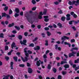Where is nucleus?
<instances>
[{
    "mask_svg": "<svg viewBox=\"0 0 79 79\" xmlns=\"http://www.w3.org/2000/svg\"><path fill=\"white\" fill-rule=\"evenodd\" d=\"M79 0H77V1H73L72 2L69 1V4L70 5H75L76 6H77L78 5H79Z\"/></svg>",
    "mask_w": 79,
    "mask_h": 79,
    "instance_id": "f257e3e1",
    "label": "nucleus"
},
{
    "mask_svg": "<svg viewBox=\"0 0 79 79\" xmlns=\"http://www.w3.org/2000/svg\"><path fill=\"white\" fill-rule=\"evenodd\" d=\"M44 18L45 19H44V21L45 22H48L49 21V19L48 18V16H44Z\"/></svg>",
    "mask_w": 79,
    "mask_h": 79,
    "instance_id": "f03ea898",
    "label": "nucleus"
},
{
    "mask_svg": "<svg viewBox=\"0 0 79 79\" xmlns=\"http://www.w3.org/2000/svg\"><path fill=\"white\" fill-rule=\"evenodd\" d=\"M27 48H26L24 49V52L25 53V55L27 57H28L29 56V54L27 53Z\"/></svg>",
    "mask_w": 79,
    "mask_h": 79,
    "instance_id": "7ed1b4c3",
    "label": "nucleus"
},
{
    "mask_svg": "<svg viewBox=\"0 0 79 79\" xmlns=\"http://www.w3.org/2000/svg\"><path fill=\"white\" fill-rule=\"evenodd\" d=\"M43 13H42V12L41 11L40 12L39 15L38 16V18L39 19H42V16L43 15Z\"/></svg>",
    "mask_w": 79,
    "mask_h": 79,
    "instance_id": "20e7f679",
    "label": "nucleus"
},
{
    "mask_svg": "<svg viewBox=\"0 0 79 79\" xmlns=\"http://www.w3.org/2000/svg\"><path fill=\"white\" fill-rule=\"evenodd\" d=\"M69 39V37L66 36H64L62 37L61 38L62 40H65L66 39H67V40H68Z\"/></svg>",
    "mask_w": 79,
    "mask_h": 79,
    "instance_id": "39448f33",
    "label": "nucleus"
},
{
    "mask_svg": "<svg viewBox=\"0 0 79 79\" xmlns=\"http://www.w3.org/2000/svg\"><path fill=\"white\" fill-rule=\"evenodd\" d=\"M27 42L26 40H23V42L22 41H20V43L22 45L23 44L26 45V43Z\"/></svg>",
    "mask_w": 79,
    "mask_h": 79,
    "instance_id": "423d86ee",
    "label": "nucleus"
},
{
    "mask_svg": "<svg viewBox=\"0 0 79 79\" xmlns=\"http://www.w3.org/2000/svg\"><path fill=\"white\" fill-rule=\"evenodd\" d=\"M76 52H73L72 53H70L69 54V57H71L72 56H74V54H76Z\"/></svg>",
    "mask_w": 79,
    "mask_h": 79,
    "instance_id": "0eeeda50",
    "label": "nucleus"
},
{
    "mask_svg": "<svg viewBox=\"0 0 79 79\" xmlns=\"http://www.w3.org/2000/svg\"><path fill=\"white\" fill-rule=\"evenodd\" d=\"M21 58L22 59L23 62H25V61H27L28 60V59H27V57H25V59H23V57L22 56L21 57Z\"/></svg>",
    "mask_w": 79,
    "mask_h": 79,
    "instance_id": "6e6552de",
    "label": "nucleus"
},
{
    "mask_svg": "<svg viewBox=\"0 0 79 79\" xmlns=\"http://www.w3.org/2000/svg\"><path fill=\"white\" fill-rule=\"evenodd\" d=\"M71 15H72L73 16L74 18H77V15H76V14L74 13V12H72L71 13Z\"/></svg>",
    "mask_w": 79,
    "mask_h": 79,
    "instance_id": "1a4fd4ad",
    "label": "nucleus"
},
{
    "mask_svg": "<svg viewBox=\"0 0 79 79\" xmlns=\"http://www.w3.org/2000/svg\"><path fill=\"white\" fill-rule=\"evenodd\" d=\"M66 16L67 17V21H69L70 20V16H71V15L70 14H67L66 15Z\"/></svg>",
    "mask_w": 79,
    "mask_h": 79,
    "instance_id": "9d476101",
    "label": "nucleus"
},
{
    "mask_svg": "<svg viewBox=\"0 0 79 79\" xmlns=\"http://www.w3.org/2000/svg\"><path fill=\"white\" fill-rule=\"evenodd\" d=\"M32 72V69L30 68H28V73H31Z\"/></svg>",
    "mask_w": 79,
    "mask_h": 79,
    "instance_id": "9b49d317",
    "label": "nucleus"
},
{
    "mask_svg": "<svg viewBox=\"0 0 79 79\" xmlns=\"http://www.w3.org/2000/svg\"><path fill=\"white\" fill-rule=\"evenodd\" d=\"M15 11L17 13H19V10L18 8H15Z\"/></svg>",
    "mask_w": 79,
    "mask_h": 79,
    "instance_id": "f8f14e48",
    "label": "nucleus"
},
{
    "mask_svg": "<svg viewBox=\"0 0 79 79\" xmlns=\"http://www.w3.org/2000/svg\"><path fill=\"white\" fill-rule=\"evenodd\" d=\"M13 62H11L10 63V68L11 69H13Z\"/></svg>",
    "mask_w": 79,
    "mask_h": 79,
    "instance_id": "ddd939ff",
    "label": "nucleus"
},
{
    "mask_svg": "<svg viewBox=\"0 0 79 79\" xmlns=\"http://www.w3.org/2000/svg\"><path fill=\"white\" fill-rule=\"evenodd\" d=\"M57 25L58 26H59V28H60V29H61V28L63 27L62 26V25L60 23H58Z\"/></svg>",
    "mask_w": 79,
    "mask_h": 79,
    "instance_id": "4468645a",
    "label": "nucleus"
},
{
    "mask_svg": "<svg viewBox=\"0 0 79 79\" xmlns=\"http://www.w3.org/2000/svg\"><path fill=\"white\" fill-rule=\"evenodd\" d=\"M15 43L14 42H13L11 45V47L12 48H13V47H15Z\"/></svg>",
    "mask_w": 79,
    "mask_h": 79,
    "instance_id": "2eb2a0df",
    "label": "nucleus"
},
{
    "mask_svg": "<svg viewBox=\"0 0 79 79\" xmlns=\"http://www.w3.org/2000/svg\"><path fill=\"white\" fill-rule=\"evenodd\" d=\"M34 50H39L40 49V47L39 46H36V47H35L34 48Z\"/></svg>",
    "mask_w": 79,
    "mask_h": 79,
    "instance_id": "dca6fc26",
    "label": "nucleus"
},
{
    "mask_svg": "<svg viewBox=\"0 0 79 79\" xmlns=\"http://www.w3.org/2000/svg\"><path fill=\"white\" fill-rule=\"evenodd\" d=\"M6 14L5 13H2V17H6Z\"/></svg>",
    "mask_w": 79,
    "mask_h": 79,
    "instance_id": "f3484780",
    "label": "nucleus"
},
{
    "mask_svg": "<svg viewBox=\"0 0 79 79\" xmlns=\"http://www.w3.org/2000/svg\"><path fill=\"white\" fill-rule=\"evenodd\" d=\"M47 10V9H44L43 12V15H46Z\"/></svg>",
    "mask_w": 79,
    "mask_h": 79,
    "instance_id": "a211bd4d",
    "label": "nucleus"
},
{
    "mask_svg": "<svg viewBox=\"0 0 79 79\" xmlns=\"http://www.w3.org/2000/svg\"><path fill=\"white\" fill-rule=\"evenodd\" d=\"M37 66H39L40 64V63L39 62V61H37L36 63Z\"/></svg>",
    "mask_w": 79,
    "mask_h": 79,
    "instance_id": "6ab92c4d",
    "label": "nucleus"
},
{
    "mask_svg": "<svg viewBox=\"0 0 79 79\" xmlns=\"http://www.w3.org/2000/svg\"><path fill=\"white\" fill-rule=\"evenodd\" d=\"M79 63V58H78L77 60H75V63Z\"/></svg>",
    "mask_w": 79,
    "mask_h": 79,
    "instance_id": "aec40b11",
    "label": "nucleus"
},
{
    "mask_svg": "<svg viewBox=\"0 0 79 79\" xmlns=\"http://www.w3.org/2000/svg\"><path fill=\"white\" fill-rule=\"evenodd\" d=\"M28 21L31 24H32L34 23V21L32 20L31 19H28Z\"/></svg>",
    "mask_w": 79,
    "mask_h": 79,
    "instance_id": "412c9836",
    "label": "nucleus"
},
{
    "mask_svg": "<svg viewBox=\"0 0 79 79\" xmlns=\"http://www.w3.org/2000/svg\"><path fill=\"white\" fill-rule=\"evenodd\" d=\"M64 67L65 68H68L69 67V65L65 64L64 66Z\"/></svg>",
    "mask_w": 79,
    "mask_h": 79,
    "instance_id": "4be33fe9",
    "label": "nucleus"
},
{
    "mask_svg": "<svg viewBox=\"0 0 79 79\" xmlns=\"http://www.w3.org/2000/svg\"><path fill=\"white\" fill-rule=\"evenodd\" d=\"M13 26H14V23H12L11 24H10L9 25L8 27H10Z\"/></svg>",
    "mask_w": 79,
    "mask_h": 79,
    "instance_id": "5701e85b",
    "label": "nucleus"
},
{
    "mask_svg": "<svg viewBox=\"0 0 79 79\" xmlns=\"http://www.w3.org/2000/svg\"><path fill=\"white\" fill-rule=\"evenodd\" d=\"M3 36H4V35H3V34L1 33L0 34V37L2 38H3L4 37Z\"/></svg>",
    "mask_w": 79,
    "mask_h": 79,
    "instance_id": "b1692460",
    "label": "nucleus"
},
{
    "mask_svg": "<svg viewBox=\"0 0 79 79\" xmlns=\"http://www.w3.org/2000/svg\"><path fill=\"white\" fill-rule=\"evenodd\" d=\"M65 63H67V62H66V61H61L60 63V64H64Z\"/></svg>",
    "mask_w": 79,
    "mask_h": 79,
    "instance_id": "393cba45",
    "label": "nucleus"
},
{
    "mask_svg": "<svg viewBox=\"0 0 79 79\" xmlns=\"http://www.w3.org/2000/svg\"><path fill=\"white\" fill-rule=\"evenodd\" d=\"M14 59L15 61H18V57L17 56L14 57Z\"/></svg>",
    "mask_w": 79,
    "mask_h": 79,
    "instance_id": "a878e982",
    "label": "nucleus"
},
{
    "mask_svg": "<svg viewBox=\"0 0 79 79\" xmlns=\"http://www.w3.org/2000/svg\"><path fill=\"white\" fill-rule=\"evenodd\" d=\"M15 28L16 29H17V30H19V29H20V28H19V27H17L16 26H15Z\"/></svg>",
    "mask_w": 79,
    "mask_h": 79,
    "instance_id": "bb28decb",
    "label": "nucleus"
},
{
    "mask_svg": "<svg viewBox=\"0 0 79 79\" xmlns=\"http://www.w3.org/2000/svg\"><path fill=\"white\" fill-rule=\"evenodd\" d=\"M70 42L71 43H73L75 42V40L74 39H72L70 40Z\"/></svg>",
    "mask_w": 79,
    "mask_h": 79,
    "instance_id": "cd10ccee",
    "label": "nucleus"
},
{
    "mask_svg": "<svg viewBox=\"0 0 79 79\" xmlns=\"http://www.w3.org/2000/svg\"><path fill=\"white\" fill-rule=\"evenodd\" d=\"M47 33L48 36H50L51 35V33L48 31H47Z\"/></svg>",
    "mask_w": 79,
    "mask_h": 79,
    "instance_id": "c85d7f7f",
    "label": "nucleus"
},
{
    "mask_svg": "<svg viewBox=\"0 0 79 79\" xmlns=\"http://www.w3.org/2000/svg\"><path fill=\"white\" fill-rule=\"evenodd\" d=\"M10 75H8L7 76L5 77V79H8V78L9 77H10Z\"/></svg>",
    "mask_w": 79,
    "mask_h": 79,
    "instance_id": "c756f323",
    "label": "nucleus"
},
{
    "mask_svg": "<svg viewBox=\"0 0 79 79\" xmlns=\"http://www.w3.org/2000/svg\"><path fill=\"white\" fill-rule=\"evenodd\" d=\"M19 66L20 67H22V68H23L24 67V64H21L19 65Z\"/></svg>",
    "mask_w": 79,
    "mask_h": 79,
    "instance_id": "7c9ffc66",
    "label": "nucleus"
},
{
    "mask_svg": "<svg viewBox=\"0 0 79 79\" xmlns=\"http://www.w3.org/2000/svg\"><path fill=\"white\" fill-rule=\"evenodd\" d=\"M32 3H33V4L34 5V4H35L36 2H35V1L34 0H33L32 1Z\"/></svg>",
    "mask_w": 79,
    "mask_h": 79,
    "instance_id": "2f4dec72",
    "label": "nucleus"
},
{
    "mask_svg": "<svg viewBox=\"0 0 79 79\" xmlns=\"http://www.w3.org/2000/svg\"><path fill=\"white\" fill-rule=\"evenodd\" d=\"M12 13L13 11H12V10H9V14L11 15V14H12Z\"/></svg>",
    "mask_w": 79,
    "mask_h": 79,
    "instance_id": "473e14b6",
    "label": "nucleus"
},
{
    "mask_svg": "<svg viewBox=\"0 0 79 79\" xmlns=\"http://www.w3.org/2000/svg\"><path fill=\"white\" fill-rule=\"evenodd\" d=\"M61 19L62 21H64V20H65V17H62Z\"/></svg>",
    "mask_w": 79,
    "mask_h": 79,
    "instance_id": "72a5a7b5",
    "label": "nucleus"
},
{
    "mask_svg": "<svg viewBox=\"0 0 79 79\" xmlns=\"http://www.w3.org/2000/svg\"><path fill=\"white\" fill-rule=\"evenodd\" d=\"M29 46L30 47H33L34 46V44H33L32 43L29 45Z\"/></svg>",
    "mask_w": 79,
    "mask_h": 79,
    "instance_id": "f704fd0d",
    "label": "nucleus"
},
{
    "mask_svg": "<svg viewBox=\"0 0 79 79\" xmlns=\"http://www.w3.org/2000/svg\"><path fill=\"white\" fill-rule=\"evenodd\" d=\"M54 3L55 5H58L60 3L58 2H54Z\"/></svg>",
    "mask_w": 79,
    "mask_h": 79,
    "instance_id": "c9c22d12",
    "label": "nucleus"
},
{
    "mask_svg": "<svg viewBox=\"0 0 79 79\" xmlns=\"http://www.w3.org/2000/svg\"><path fill=\"white\" fill-rule=\"evenodd\" d=\"M13 52V50H11V51L8 53V55H11V52Z\"/></svg>",
    "mask_w": 79,
    "mask_h": 79,
    "instance_id": "e433bc0d",
    "label": "nucleus"
},
{
    "mask_svg": "<svg viewBox=\"0 0 79 79\" xmlns=\"http://www.w3.org/2000/svg\"><path fill=\"white\" fill-rule=\"evenodd\" d=\"M19 15L18 14L15 13V17H17L19 16Z\"/></svg>",
    "mask_w": 79,
    "mask_h": 79,
    "instance_id": "4c0bfd02",
    "label": "nucleus"
},
{
    "mask_svg": "<svg viewBox=\"0 0 79 79\" xmlns=\"http://www.w3.org/2000/svg\"><path fill=\"white\" fill-rule=\"evenodd\" d=\"M8 7H5L4 8V10L5 11H7V10H8Z\"/></svg>",
    "mask_w": 79,
    "mask_h": 79,
    "instance_id": "58836bf2",
    "label": "nucleus"
},
{
    "mask_svg": "<svg viewBox=\"0 0 79 79\" xmlns=\"http://www.w3.org/2000/svg\"><path fill=\"white\" fill-rule=\"evenodd\" d=\"M50 68H51V66H50V65L48 64V69H50Z\"/></svg>",
    "mask_w": 79,
    "mask_h": 79,
    "instance_id": "ea45409f",
    "label": "nucleus"
},
{
    "mask_svg": "<svg viewBox=\"0 0 79 79\" xmlns=\"http://www.w3.org/2000/svg\"><path fill=\"white\" fill-rule=\"evenodd\" d=\"M44 29L46 31H48V30H49V28L48 27H46L44 28Z\"/></svg>",
    "mask_w": 79,
    "mask_h": 79,
    "instance_id": "a19ab883",
    "label": "nucleus"
},
{
    "mask_svg": "<svg viewBox=\"0 0 79 79\" xmlns=\"http://www.w3.org/2000/svg\"><path fill=\"white\" fill-rule=\"evenodd\" d=\"M53 71L54 72V73H56V69L54 68H53Z\"/></svg>",
    "mask_w": 79,
    "mask_h": 79,
    "instance_id": "79ce46f5",
    "label": "nucleus"
},
{
    "mask_svg": "<svg viewBox=\"0 0 79 79\" xmlns=\"http://www.w3.org/2000/svg\"><path fill=\"white\" fill-rule=\"evenodd\" d=\"M5 50H8V46H6L5 47Z\"/></svg>",
    "mask_w": 79,
    "mask_h": 79,
    "instance_id": "37998d69",
    "label": "nucleus"
},
{
    "mask_svg": "<svg viewBox=\"0 0 79 79\" xmlns=\"http://www.w3.org/2000/svg\"><path fill=\"white\" fill-rule=\"evenodd\" d=\"M22 36L21 35H19V39H20V40H21V39H22Z\"/></svg>",
    "mask_w": 79,
    "mask_h": 79,
    "instance_id": "c03bdc74",
    "label": "nucleus"
},
{
    "mask_svg": "<svg viewBox=\"0 0 79 79\" xmlns=\"http://www.w3.org/2000/svg\"><path fill=\"white\" fill-rule=\"evenodd\" d=\"M36 8L37 7H33L32 8V10H36Z\"/></svg>",
    "mask_w": 79,
    "mask_h": 79,
    "instance_id": "a18cd8bd",
    "label": "nucleus"
},
{
    "mask_svg": "<svg viewBox=\"0 0 79 79\" xmlns=\"http://www.w3.org/2000/svg\"><path fill=\"white\" fill-rule=\"evenodd\" d=\"M53 27H54V28H56L57 27V26H56V25L55 24H53Z\"/></svg>",
    "mask_w": 79,
    "mask_h": 79,
    "instance_id": "49530a36",
    "label": "nucleus"
},
{
    "mask_svg": "<svg viewBox=\"0 0 79 79\" xmlns=\"http://www.w3.org/2000/svg\"><path fill=\"white\" fill-rule=\"evenodd\" d=\"M27 34H28V33H27V32H26L24 33V35H25V36H27Z\"/></svg>",
    "mask_w": 79,
    "mask_h": 79,
    "instance_id": "de8ad7c7",
    "label": "nucleus"
},
{
    "mask_svg": "<svg viewBox=\"0 0 79 79\" xmlns=\"http://www.w3.org/2000/svg\"><path fill=\"white\" fill-rule=\"evenodd\" d=\"M45 45H46V46H47L48 45V41L46 40V43L45 44Z\"/></svg>",
    "mask_w": 79,
    "mask_h": 79,
    "instance_id": "09e8293b",
    "label": "nucleus"
},
{
    "mask_svg": "<svg viewBox=\"0 0 79 79\" xmlns=\"http://www.w3.org/2000/svg\"><path fill=\"white\" fill-rule=\"evenodd\" d=\"M12 33H13V34H16L17 32L16 31L14 30L12 31Z\"/></svg>",
    "mask_w": 79,
    "mask_h": 79,
    "instance_id": "8fccbe9b",
    "label": "nucleus"
},
{
    "mask_svg": "<svg viewBox=\"0 0 79 79\" xmlns=\"http://www.w3.org/2000/svg\"><path fill=\"white\" fill-rule=\"evenodd\" d=\"M58 79H61V76L59 75L58 77Z\"/></svg>",
    "mask_w": 79,
    "mask_h": 79,
    "instance_id": "3c124183",
    "label": "nucleus"
},
{
    "mask_svg": "<svg viewBox=\"0 0 79 79\" xmlns=\"http://www.w3.org/2000/svg\"><path fill=\"white\" fill-rule=\"evenodd\" d=\"M66 74V72L64 71L62 72V74L63 75H64V74Z\"/></svg>",
    "mask_w": 79,
    "mask_h": 79,
    "instance_id": "603ef678",
    "label": "nucleus"
},
{
    "mask_svg": "<svg viewBox=\"0 0 79 79\" xmlns=\"http://www.w3.org/2000/svg\"><path fill=\"white\" fill-rule=\"evenodd\" d=\"M5 58L6 60H9V57H8L5 56Z\"/></svg>",
    "mask_w": 79,
    "mask_h": 79,
    "instance_id": "864d4df0",
    "label": "nucleus"
},
{
    "mask_svg": "<svg viewBox=\"0 0 79 79\" xmlns=\"http://www.w3.org/2000/svg\"><path fill=\"white\" fill-rule=\"evenodd\" d=\"M20 15L21 16H23V12H21L20 13Z\"/></svg>",
    "mask_w": 79,
    "mask_h": 79,
    "instance_id": "5fc2aeb1",
    "label": "nucleus"
},
{
    "mask_svg": "<svg viewBox=\"0 0 79 79\" xmlns=\"http://www.w3.org/2000/svg\"><path fill=\"white\" fill-rule=\"evenodd\" d=\"M27 52L28 53H29V54H31L32 53V52H31V51H30V50L28 51Z\"/></svg>",
    "mask_w": 79,
    "mask_h": 79,
    "instance_id": "6e6d98bb",
    "label": "nucleus"
},
{
    "mask_svg": "<svg viewBox=\"0 0 79 79\" xmlns=\"http://www.w3.org/2000/svg\"><path fill=\"white\" fill-rule=\"evenodd\" d=\"M56 60H60V57H57L56 58Z\"/></svg>",
    "mask_w": 79,
    "mask_h": 79,
    "instance_id": "4d7b16f0",
    "label": "nucleus"
},
{
    "mask_svg": "<svg viewBox=\"0 0 79 79\" xmlns=\"http://www.w3.org/2000/svg\"><path fill=\"white\" fill-rule=\"evenodd\" d=\"M73 50H78V48H74L73 49Z\"/></svg>",
    "mask_w": 79,
    "mask_h": 79,
    "instance_id": "13d9d810",
    "label": "nucleus"
},
{
    "mask_svg": "<svg viewBox=\"0 0 79 79\" xmlns=\"http://www.w3.org/2000/svg\"><path fill=\"white\" fill-rule=\"evenodd\" d=\"M55 47L56 49L57 50V49H58V45H55Z\"/></svg>",
    "mask_w": 79,
    "mask_h": 79,
    "instance_id": "bf43d9fd",
    "label": "nucleus"
},
{
    "mask_svg": "<svg viewBox=\"0 0 79 79\" xmlns=\"http://www.w3.org/2000/svg\"><path fill=\"white\" fill-rule=\"evenodd\" d=\"M64 56H65L66 58H68V56H67L65 54H64Z\"/></svg>",
    "mask_w": 79,
    "mask_h": 79,
    "instance_id": "052dcab7",
    "label": "nucleus"
},
{
    "mask_svg": "<svg viewBox=\"0 0 79 79\" xmlns=\"http://www.w3.org/2000/svg\"><path fill=\"white\" fill-rule=\"evenodd\" d=\"M43 57L44 58H47V55L45 54L44 55Z\"/></svg>",
    "mask_w": 79,
    "mask_h": 79,
    "instance_id": "680f3d73",
    "label": "nucleus"
},
{
    "mask_svg": "<svg viewBox=\"0 0 79 79\" xmlns=\"http://www.w3.org/2000/svg\"><path fill=\"white\" fill-rule=\"evenodd\" d=\"M10 79H13V76L11 75L10 76Z\"/></svg>",
    "mask_w": 79,
    "mask_h": 79,
    "instance_id": "e2e57ef3",
    "label": "nucleus"
},
{
    "mask_svg": "<svg viewBox=\"0 0 79 79\" xmlns=\"http://www.w3.org/2000/svg\"><path fill=\"white\" fill-rule=\"evenodd\" d=\"M37 27L38 29H40V28L41 27V26L40 25H38L37 26Z\"/></svg>",
    "mask_w": 79,
    "mask_h": 79,
    "instance_id": "0e129e2a",
    "label": "nucleus"
},
{
    "mask_svg": "<svg viewBox=\"0 0 79 79\" xmlns=\"http://www.w3.org/2000/svg\"><path fill=\"white\" fill-rule=\"evenodd\" d=\"M68 43L67 42H64V44H65V45H68Z\"/></svg>",
    "mask_w": 79,
    "mask_h": 79,
    "instance_id": "69168bd1",
    "label": "nucleus"
},
{
    "mask_svg": "<svg viewBox=\"0 0 79 79\" xmlns=\"http://www.w3.org/2000/svg\"><path fill=\"white\" fill-rule=\"evenodd\" d=\"M5 24H8V21H6L5 22Z\"/></svg>",
    "mask_w": 79,
    "mask_h": 79,
    "instance_id": "338daca9",
    "label": "nucleus"
},
{
    "mask_svg": "<svg viewBox=\"0 0 79 79\" xmlns=\"http://www.w3.org/2000/svg\"><path fill=\"white\" fill-rule=\"evenodd\" d=\"M6 16H7V18L8 19V18H10V15H7L6 14Z\"/></svg>",
    "mask_w": 79,
    "mask_h": 79,
    "instance_id": "774afa93",
    "label": "nucleus"
}]
</instances>
